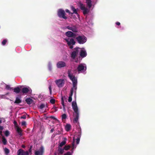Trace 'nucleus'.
<instances>
[{"mask_svg":"<svg viewBox=\"0 0 155 155\" xmlns=\"http://www.w3.org/2000/svg\"><path fill=\"white\" fill-rule=\"evenodd\" d=\"M57 67L58 68H60L65 67L66 65V63L63 61H60L57 63Z\"/></svg>","mask_w":155,"mask_h":155,"instance_id":"ddd939ff","label":"nucleus"},{"mask_svg":"<svg viewBox=\"0 0 155 155\" xmlns=\"http://www.w3.org/2000/svg\"><path fill=\"white\" fill-rule=\"evenodd\" d=\"M73 83V87L72 88H73V90L75 91L76 90L77 87L76 85L77 84V80L72 82Z\"/></svg>","mask_w":155,"mask_h":155,"instance_id":"5701e85b","label":"nucleus"},{"mask_svg":"<svg viewBox=\"0 0 155 155\" xmlns=\"http://www.w3.org/2000/svg\"><path fill=\"white\" fill-rule=\"evenodd\" d=\"M25 101L28 104H31L33 101V100L31 98H27L25 99Z\"/></svg>","mask_w":155,"mask_h":155,"instance_id":"4be33fe9","label":"nucleus"},{"mask_svg":"<svg viewBox=\"0 0 155 155\" xmlns=\"http://www.w3.org/2000/svg\"><path fill=\"white\" fill-rule=\"evenodd\" d=\"M4 129V127L2 126H1L0 125V130H2Z\"/></svg>","mask_w":155,"mask_h":155,"instance_id":"5fc2aeb1","label":"nucleus"},{"mask_svg":"<svg viewBox=\"0 0 155 155\" xmlns=\"http://www.w3.org/2000/svg\"><path fill=\"white\" fill-rule=\"evenodd\" d=\"M78 42L80 44L84 43L87 41L86 37L84 35H79L76 38Z\"/></svg>","mask_w":155,"mask_h":155,"instance_id":"f03ea898","label":"nucleus"},{"mask_svg":"<svg viewBox=\"0 0 155 155\" xmlns=\"http://www.w3.org/2000/svg\"><path fill=\"white\" fill-rule=\"evenodd\" d=\"M71 147V145H68L65 146L63 148L64 150H68Z\"/></svg>","mask_w":155,"mask_h":155,"instance_id":"c85d7f7f","label":"nucleus"},{"mask_svg":"<svg viewBox=\"0 0 155 155\" xmlns=\"http://www.w3.org/2000/svg\"><path fill=\"white\" fill-rule=\"evenodd\" d=\"M6 154H8L9 153V150L7 148H5L4 150Z\"/></svg>","mask_w":155,"mask_h":155,"instance_id":"473e14b6","label":"nucleus"},{"mask_svg":"<svg viewBox=\"0 0 155 155\" xmlns=\"http://www.w3.org/2000/svg\"><path fill=\"white\" fill-rule=\"evenodd\" d=\"M74 91V90H73V88H72L71 90L70 94L69 96L72 97L73 94V92Z\"/></svg>","mask_w":155,"mask_h":155,"instance_id":"c9c22d12","label":"nucleus"},{"mask_svg":"<svg viewBox=\"0 0 155 155\" xmlns=\"http://www.w3.org/2000/svg\"><path fill=\"white\" fill-rule=\"evenodd\" d=\"M84 64H81L78 65L77 69L78 72H82L84 71H85L86 70V66H84Z\"/></svg>","mask_w":155,"mask_h":155,"instance_id":"39448f33","label":"nucleus"},{"mask_svg":"<svg viewBox=\"0 0 155 155\" xmlns=\"http://www.w3.org/2000/svg\"><path fill=\"white\" fill-rule=\"evenodd\" d=\"M18 155H28V151H25L22 149H20L17 152Z\"/></svg>","mask_w":155,"mask_h":155,"instance_id":"4468645a","label":"nucleus"},{"mask_svg":"<svg viewBox=\"0 0 155 155\" xmlns=\"http://www.w3.org/2000/svg\"><path fill=\"white\" fill-rule=\"evenodd\" d=\"M68 76L72 82L77 80L76 78L73 75V74L71 73V71L70 70L68 71Z\"/></svg>","mask_w":155,"mask_h":155,"instance_id":"2eb2a0df","label":"nucleus"},{"mask_svg":"<svg viewBox=\"0 0 155 155\" xmlns=\"http://www.w3.org/2000/svg\"><path fill=\"white\" fill-rule=\"evenodd\" d=\"M67 118V116L65 114H63L62 115V119H65Z\"/></svg>","mask_w":155,"mask_h":155,"instance_id":"a19ab883","label":"nucleus"},{"mask_svg":"<svg viewBox=\"0 0 155 155\" xmlns=\"http://www.w3.org/2000/svg\"><path fill=\"white\" fill-rule=\"evenodd\" d=\"M80 56L82 58L85 57L87 55V54L86 51L83 50H81L80 52Z\"/></svg>","mask_w":155,"mask_h":155,"instance_id":"f3484780","label":"nucleus"},{"mask_svg":"<svg viewBox=\"0 0 155 155\" xmlns=\"http://www.w3.org/2000/svg\"><path fill=\"white\" fill-rule=\"evenodd\" d=\"M80 9L83 11V13L85 15L87 14L89 12V10L85 7L84 5L82 3H80Z\"/></svg>","mask_w":155,"mask_h":155,"instance_id":"423d86ee","label":"nucleus"},{"mask_svg":"<svg viewBox=\"0 0 155 155\" xmlns=\"http://www.w3.org/2000/svg\"><path fill=\"white\" fill-rule=\"evenodd\" d=\"M21 147L23 148H24L25 147V146L24 145H23V144H22L21 145Z\"/></svg>","mask_w":155,"mask_h":155,"instance_id":"4d7b16f0","label":"nucleus"},{"mask_svg":"<svg viewBox=\"0 0 155 155\" xmlns=\"http://www.w3.org/2000/svg\"><path fill=\"white\" fill-rule=\"evenodd\" d=\"M72 100V97L69 96L68 99V101L69 102H71Z\"/></svg>","mask_w":155,"mask_h":155,"instance_id":"49530a36","label":"nucleus"},{"mask_svg":"<svg viewBox=\"0 0 155 155\" xmlns=\"http://www.w3.org/2000/svg\"><path fill=\"white\" fill-rule=\"evenodd\" d=\"M21 100L20 99L19 97H17L16 98L15 100V101L14 103L16 104H19L21 103Z\"/></svg>","mask_w":155,"mask_h":155,"instance_id":"b1692460","label":"nucleus"},{"mask_svg":"<svg viewBox=\"0 0 155 155\" xmlns=\"http://www.w3.org/2000/svg\"><path fill=\"white\" fill-rule=\"evenodd\" d=\"M53 108L55 110V111H56L58 110L57 107H53Z\"/></svg>","mask_w":155,"mask_h":155,"instance_id":"8fccbe9b","label":"nucleus"},{"mask_svg":"<svg viewBox=\"0 0 155 155\" xmlns=\"http://www.w3.org/2000/svg\"><path fill=\"white\" fill-rule=\"evenodd\" d=\"M63 106V109L64 110H65V105L64 104V105H62Z\"/></svg>","mask_w":155,"mask_h":155,"instance_id":"6e6d98bb","label":"nucleus"},{"mask_svg":"<svg viewBox=\"0 0 155 155\" xmlns=\"http://www.w3.org/2000/svg\"><path fill=\"white\" fill-rule=\"evenodd\" d=\"M7 42V40L5 39H4L3 41H2V45H5L6 42Z\"/></svg>","mask_w":155,"mask_h":155,"instance_id":"4c0bfd02","label":"nucleus"},{"mask_svg":"<svg viewBox=\"0 0 155 155\" xmlns=\"http://www.w3.org/2000/svg\"><path fill=\"white\" fill-rule=\"evenodd\" d=\"M32 146L29 149V152H31V148Z\"/></svg>","mask_w":155,"mask_h":155,"instance_id":"052dcab7","label":"nucleus"},{"mask_svg":"<svg viewBox=\"0 0 155 155\" xmlns=\"http://www.w3.org/2000/svg\"><path fill=\"white\" fill-rule=\"evenodd\" d=\"M74 140H75L74 138H73V141ZM72 150H73V149L74 148H76V147H74V141L72 143Z\"/></svg>","mask_w":155,"mask_h":155,"instance_id":"ea45409f","label":"nucleus"},{"mask_svg":"<svg viewBox=\"0 0 155 155\" xmlns=\"http://www.w3.org/2000/svg\"><path fill=\"white\" fill-rule=\"evenodd\" d=\"M65 12H67V13H69V14H71V13L70 11L68 10V9H66L65 10Z\"/></svg>","mask_w":155,"mask_h":155,"instance_id":"de8ad7c7","label":"nucleus"},{"mask_svg":"<svg viewBox=\"0 0 155 155\" xmlns=\"http://www.w3.org/2000/svg\"><path fill=\"white\" fill-rule=\"evenodd\" d=\"M44 151V148L43 146H41L39 150L36 151L35 152V155H43Z\"/></svg>","mask_w":155,"mask_h":155,"instance_id":"1a4fd4ad","label":"nucleus"},{"mask_svg":"<svg viewBox=\"0 0 155 155\" xmlns=\"http://www.w3.org/2000/svg\"><path fill=\"white\" fill-rule=\"evenodd\" d=\"M116 24L117 25H120V23L119 22H116Z\"/></svg>","mask_w":155,"mask_h":155,"instance_id":"864d4df0","label":"nucleus"},{"mask_svg":"<svg viewBox=\"0 0 155 155\" xmlns=\"http://www.w3.org/2000/svg\"><path fill=\"white\" fill-rule=\"evenodd\" d=\"M54 131V128H52L51 129V130H50V133H52L53 132V131Z\"/></svg>","mask_w":155,"mask_h":155,"instance_id":"603ef678","label":"nucleus"},{"mask_svg":"<svg viewBox=\"0 0 155 155\" xmlns=\"http://www.w3.org/2000/svg\"><path fill=\"white\" fill-rule=\"evenodd\" d=\"M16 130L20 136H22V130L21 128H19L18 127H17Z\"/></svg>","mask_w":155,"mask_h":155,"instance_id":"393cba45","label":"nucleus"},{"mask_svg":"<svg viewBox=\"0 0 155 155\" xmlns=\"http://www.w3.org/2000/svg\"><path fill=\"white\" fill-rule=\"evenodd\" d=\"M73 152V150H71V152L70 151H68L66 153H64V155H72Z\"/></svg>","mask_w":155,"mask_h":155,"instance_id":"2f4dec72","label":"nucleus"},{"mask_svg":"<svg viewBox=\"0 0 155 155\" xmlns=\"http://www.w3.org/2000/svg\"><path fill=\"white\" fill-rule=\"evenodd\" d=\"M71 8V10L73 11V13H71V15L73 14L74 13L76 14H78V13L77 12V10L76 9H75V8L74 6H72Z\"/></svg>","mask_w":155,"mask_h":155,"instance_id":"a878e982","label":"nucleus"},{"mask_svg":"<svg viewBox=\"0 0 155 155\" xmlns=\"http://www.w3.org/2000/svg\"><path fill=\"white\" fill-rule=\"evenodd\" d=\"M26 125V122L25 121H23L22 122L21 125L22 126H25Z\"/></svg>","mask_w":155,"mask_h":155,"instance_id":"a18cd8bd","label":"nucleus"},{"mask_svg":"<svg viewBox=\"0 0 155 155\" xmlns=\"http://www.w3.org/2000/svg\"><path fill=\"white\" fill-rule=\"evenodd\" d=\"M64 148L59 147L58 150V155H61L63 153L64 151Z\"/></svg>","mask_w":155,"mask_h":155,"instance_id":"412c9836","label":"nucleus"},{"mask_svg":"<svg viewBox=\"0 0 155 155\" xmlns=\"http://www.w3.org/2000/svg\"><path fill=\"white\" fill-rule=\"evenodd\" d=\"M49 118L53 119L54 120L56 119V118H55V117L53 116H51L49 117Z\"/></svg>","mask_w":155,"mask_h":155,"instance_id":"09e8293b","label":"nucleus"},{"mask_svg":"<svg viewBox=\"0 0 155 155\" xmlns=\"http://www.w3.org/2000/svg\"><path fill=\"white\" fill-rule=\"evenodd\" d=\"M64 40L67 42V44L68 45H74L76 43L74 39L72 38H65Z\"/></svg>","mask_w":155,"mask_h":155,"instance_id":"6e6552de","label":"nucleus"},{"mask_svg":"<svg viewBox=\"0 0 155 155\" xmlns=\"http://www.w3.org/2000/svg\"><path fill=\"white\" fill-rule=\"evenodd\" d=\"M20 88H21V93L22 95L26 94L27 93L30 94L31 93L32 90L29 87H25L21 86Z\"/></svg>","mask_w":155,"mask_h":155,"instance_id":"f257e3e1","label":"nucleus"},{"mask_svg":"<svg viewBox=\"0 0 155 155\" xmlns=\"http://www.w3.org/2000/svg\"><path fill=\"white\" fill-rule=\"evenodd\" d=\"M79 49H80V48L78 47L75 48L74 49V51L71 54V57L72 58L74 59L76 56H78L79 52Z\"/></svg>","mask_w":155,"mask_h":155,"instance_id":"7ed1b4c3","label":"nucleus"},{"mask_svg":"<svg viewBox=\"0 0 155 155\" xmlns=\"http://www.w3.org/2000/svg\"><path fill=\"white\" fill-rule=\"evenodd\" d=\"M61 103L62 105H64V98L63 97H62L61 98Z\"/></svg>","mask_w":155,"mask_h":155,"instance_id":"37998d69","label":"nucleus"},{"mask_svg":"<svg viewBox=\"0 0 155 155\" xmlns=\"http://www.w3.org/2000/svg\"><path fill=\"white\" fill-rule=\"evenodd\" d=\"M66 143V141L65 140L62 141L59 144V146L60 147H62L63 145H64Z\"/></svg>","mask_w":155,"mask_h":155,"instance_id":"7c9ffc66","label":"nucleus"},{"mask_svg":"<svg viewBox=\"0 0 155 155\" xmlns=\"http://www.w3.org/2000/svg\"><path fill=\"white\" fill-rule=\"evenodd\" d=\"M9 134H10V133H9V131L8 130H7L5 131V134L6 136V137L8 136L9 135Z\"/></svg>","mask_w":155,"mask_h":155,"instance_id":"f704fd0d","label":"nucleus"},{"mask_svg":"<svg viewBox=\"0 0 155 155\" xmlns=\"http://www.w3.org/2000/svg\"><path fill=\"white\" fill-rule=\"evenodd\" d=\"M55 100L54 99H52L50 100V102L52 104H54L55 103Z\"/></svg>","mask_w":155,"mask_h":155,"instance_id":"58836bf2","label":"nucleus"},{"mask_svg":"<svg viewBox=\"0 0 155 155\" xmlns=\"http://www.w3.org/2000/svg\"><path fill=\"white\" fill-rule=\"evenodd\" d=\"M87 6L89 8H91L92 6V1L91 0H86Z\"/></svg>","mask_w":155,"mask_h":155,"instance_id":"aec40b11","label":"nucleus"},{"mask_svg":"<svg viewBox=\"0 0 155 155\" xmlns=\"http://www.w3.org/2000/svg\"><path fill=\"white\" fill-rule=\"evenodd\" d=\"M2 123V120L1 119V118H0V124H1Z\"/></svg>","mask_w":155,"mask_h":155,"instance_id":"680f3d73","label":"nucleus"},{"mask_svg":"<svg viewBox=\"0 0 155 155\" xmlns=\"http://www.w3.org/2000/svg\"><path fill=\"white\" fill-rule=\"evenodd\" d=\"M2 141L3 144L5 145H6L7 143V140L5 137L4 136H2Z\"/></svg>","mask_w":155,"mask_h":155,"instance_id":"bb28decb","label":"nucleus"},{"mask_svg":"<svg viewBox=\"0 0 155 155\" xmlns=\"http://www.w3.org/2000/svg\"><path fill=\"white\" fill-rule=\"evenodd\" d=\"M72 107L75 113L79 112L76 102V101H73L72 102Z\"/></svg>","mask_w":155,"mask_h":155,"instance_id":"9b49d317","label":"nucleus"},{"mask_svg":"<svg viewBox=\"0 0 155 155\" xmlns=\"http://www.w3.org/2000/svg\"><path fill=\"white\" fill-rule=\"evenodd\" d=\"M69 46V48L71 49H72L73 48V45H68Z\"/></svg>","mask_w":155,"mask_h":155,"instance_id":"3c124183","label":"nucleus"},{"mask_svg":"<svg viewBox=\"0 0 155 155\" xmlns=\"http://www.w3.org/2000/svg\"><path fill=\"white\" fill-rule=\"evenodd\" d=\"M65 13L64 11L62 9L58 10V16L60 18H62L64 19H67V17L65 15Z\"/></svg>","mask_w":155,"mask_h":155,"instance_id":"20e7f679","label":"nucleus"},{"mask_svg":"<svg viewBox=\"0 0 155 155\" xmlns=\"http://www.w3.org/2000/svg\"><path fill=\"white\" fill-rule=\"evenodd\" d=\"M66 28L71 30L74 32H77V28L75 26H67L66 27Z\"/></svg>","mask_w":155,"mask_h":155,"instance_id":"dca6fc26","label":"nucleus"},{"mask_svg":"<svg viewBox=\"0 0 155 155\" xmlns=\"http://www.w3.org/2000/svg\"><path fill=\"white\" fill-rule=\"evenodd\" d=\"M2 131H0V134L1 136H2Z\"/></svg>","mask_w":155,"mask_h":155,"instance_id":"13d9d810","label":"nucleus"},{"mask_svg":"<svg viewBox=\"0 0 155 155\" xmlns=\"http://www.w3.org/2000/svg\"><path fill=\"white\" fill-rule=\"evenodd\" d=\"M5 88L9 90H13V88L12 87H11L9 85L6 84Z\"/></svg>","mask_w":155,"mask_h":155,"instance_id":"c756f323","label":"nucleus"},{"mask_svg":"<svg viewBox=\"0 0 155 155\" xmlns=\"http://www.w3.org/2000/svg\"><path fill=\"white\" fill-rule=\"evenodd\" d=\"M55 82L59 87H62L64 84V80L63 79H59L56 80L55 81Z\"/></svg>","mask_w":155,"mask_h":155,"instance_id":"0eeeda50","label":"nucleus"},{"mask_svg":"<svg viewBox=\"0 0 155 155\" xmlns=\"http://www.w3.org/2000/svg\"><path fill=\"white\" fill-rule=\"evenodd\" d=\"M65 35L69 38H75L76 36V34L74 33L71 31H68L65 33Z\"/></svg>","mask_w":155,"mask_h":155,"instance_id":"f8f14e48","label":"nucleus"},{"mask_svg":"<svg viewBox=\"0 0 155 155\" xmlns=\"http://www.w3.org/2000/svg\"><path fill=\"white\" fill-rule=\"evenodd\" d=\"M14 91L16 94H18L21 92V88L19 87H17L13 89Z\"/></svg>","mask_w":155,"mask_h":155,"instance_id":"a211bd4d","label":"nucleus"},{"mask_svg":"<svg viewBox=\"0 0 155 155\" xmlns=\"http://www.w3.org/2000/svg\"><path fill=\"white\" fill-rule=\"evenodd\" d=\"M81 129L79 128L78 130V133L77 135L75 136L74 138L76 137V143L77 144H78L80 141V138L81 137Z\"/></svg>","mask_w":155,"mask_h":155,"instance_id":"9d476101","label":"nucleus"},{"mask_svg":"<svg viewBox=\"0 0 155 155\" xmlns=\"http://www.w3.org/2000/svg\"><path fill=\"white\" fill-rule=\"evenodd\" d=\"M14 124H17V122L15 121H14Z\"/></svg>","mask_w":155,"mask_h":155,"instance_id":"bf43d9fd","label":"nucleus"},{"mask_svg":"<svg viewBox=\"0 0 155 155\" xmlns=\"http://www.w3.org/2000/svg\"><path fill=\"white\" fill-rule=\"evenodd\" d=\"M54 155H56V153L55 152V153H54Z\"/></svg>","mask_w":155,"mask_h":155,"instance_id":"e2e57ef3","label":"nucleus"},{"mask_svg":"<svg viewBox=\"0 0 155 155\" xmlns=\"http://www.w3.org/2000/svg\"><path fill=\"white\" fill-rule=\"evenodd\" d=\"M26 117V116L25 115H23L22 116L20 117L21 119H25Z\"/></svg>","mask_w":155,"mask_h":155,"instance_id":"c03bdc74","label":"nucleus"},{"mask_svg":"<svg viewBox=\"0 0 155 155\" xmlns=\"http://www.w3.org/2000/svg\"><path fill=\"white\" fill-rule=\"evenodd\" d=\"M48 88L50 91V94H51L52 92L51 90V85H50L48 87Z\"/></svg>","mask_w":155,"mask_h":155,"instance_id":"79ce46f5","label":"nucleus"},{"mask_svg":"<svg viewBox=\"0 0 155 155\" xmlns=\"http://www.w3.org/2000/svg\"><path fill=\"white\" fill-rule=\"evenodd\" d=\"M71 128V125L70 124H68L66 125L65 129L67 131L70 130Z\"/></svg>","mask_w":155,"mask_h":155,"instance_id":"cd10ccee","label":"nucleus"},{"mask_svg":"<svg viewBox=\"0 0 155 155\" xmlns=\"http://www.w3.org/2000/svg\"><path fill=\"white\" fill-rule=\"evenodd\" d=\"M76 114V117L74 118L73 121L74 123H78V118H79V112L77 113H75Z\"/></svg>","mask_w":155,"mask_h":155,"instance_id":"6ab92c4d","label":"nucleus"},{"mask_svg":"<svg viewBox=\"0 0 155 155\" xmlns=\"http://www.w3.org/2000/svg\"><path fill=\"white\" fill-rule=\"evenodd\" d=\"M45 104H41L39 107L40 109H43L45 107Z\"/></svg>","mask_w":155,"mask_h":155,"instance_id":"72a5a7b5","label":"nucleus"},{"mask_svg":"<svg viewBox=\"0 0 155 155\" xmlns=\"http://www.w3.org/2000/svg\"><path fill=\"white\" fill-rule=\"evenodd\" d=\"M48 69L51 71L52 70V66L51 64L50 63H49L48 65Z\"/></svg>","mask_w":155,"mask_h":155,"instance_id":"e433bc0d","label":"nucleus"}]
</instances>
